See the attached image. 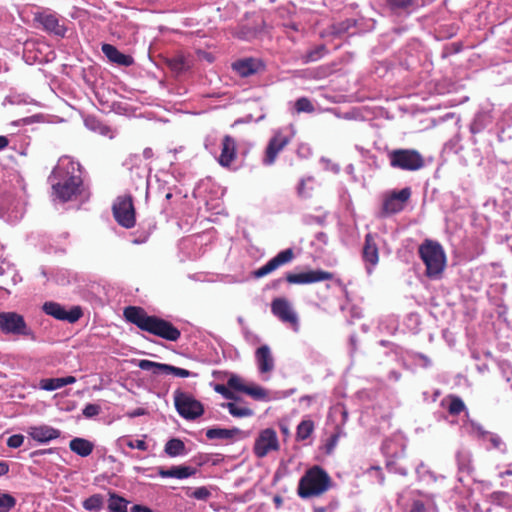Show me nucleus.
Masks as SVG:
<instances>
[{
    "instance_id": "nucleus-1",
    "label": "nucleus",
    "mask_w": 512,
    "mask_h": 512,
    "mask_svg": "<svg viewBox=\"0 0 512 512\" xmlns=\"http://www.w3.org/2000/svg\"><path fill=\"white\" fill-rule=\"evenodd\" d=\"M123 316L127 322L134 324L140 330L167 341L175 342L181 337L180 330L171 322L155 315H149L140 306L125 307Z\"/></svg>"
},
{
    "instance_id": "nucleus-2",
    "label": "nucleus",
    "mask_w": 512,
    "mask_h": 512,
    "mask_svg": "<svg viewBox=\"0 0 512 512\" xmlns=\"http://www.w3.org/2000/svg\"><path fill=\"white\" fill-rule=\"evenodd\" d=\"M76 172L74 162L64 158L60 159L49 176L55 195L63 202L71 200L80 193L82 178Z\"/></svg>"
},
{
    "instance_id": "nucleus-3",
    "label": "nucleus",
    "mask_w": 512,
    "mask_h": 512,
    "mask_svg": "<svg viewBox=\"0 0 512 512\" xmlns=\"http://www.w3.org/2000/svg\"><path fill=\"white\" fill-rule=\"evenodd\" d=\"M332 485V478L325 469L319 465H314L307 469L300 478L297 494L302 499L319 497L330 490Z\"/></svg>"
},
{
    "instance_id": "nucleus-4",
    "label": "nucleus",
    "mask_w": 512,
    "mask_h": 512,
    "mask_svg": "<svg viewBox=\"0 0 512 512\" xmlns=\"http://www.w3.org/2000/svg\"><path fill=\"white\" fill-rule=\"evenodd\" d=\"M418 253L426 266V276L440 277L446 267V254L443 247L437 241L426 239L419 246Z\"/></svg>"
},
{
    "instance_id": "nucleus-5",
    "label": "nucleus",
    "mask_w": 512,
    "mask_h": 512,
    "mask_svg": "<svg viewBox=\"0 0 512 512\" xmlns=\"http://www.w3.org/2000/svg\"><path fill=\"white\" fill-rule=\"evenodd\" d=\"M388 158L393 168L417 171L424 167V157L414 149H395L389 152Z\"/></svg>"
},
{
    "instance_id": "nucleus-6",
    "label": "nucleus",
    "mask_w": 512,
    "mask_h": 512,
    "mask_svg": "<svg viewBox=\"0 0 512 512\" xmlns=\"http://www.w3.org/2000/svg\"><path fill=\"white\" fill-rule=\"evenodd\" d=\"M115 221L126 229L136 225V210L131 195H121L116 198L112 206Z\"/></svg>"
},
{
    "instance_id": "nucleus-7",
    "label": "nucleus",
    "mask_w": 512,
    "mask_h": 512,
    "mask_svg": "<svg viewBox=\"0 0 512 512\" xmlns=\"http://www.w3.org/2000/svg\"><path fill=\"white\" fill-rule=\"evenodd\" d=\"M34 20L39 23L42 29L49 35L57 38H64L66 36L68 31V28L65 24L66 20L56 12L45 9L35 13Z\"/></svg>"
},
{
    "instance_id": "nucleus-8",
    "label": "nucleus",
    "mask_w": 512,
    "mask_h": 512,
    "mask_svg": "<svg viewBox=\"0 0 512 512\" xmlns=\"http://www.w3.org/2000/svg\"><path fill=\"white\" fill-rule=\"evenodd\" d=\"M174 404L179 415L188 420L196 419L204 413L200 401L179 389L174 392Z\"/></svg>"
},
{
    "instance_id": "nucleus-9",
    "label": "nucleus",
    "mask_w": 512,
    "mask_h": 512,
    "mask_svg": "<svg viewBox=\"0 0 512 512\" xmlns=\"http://www.w3.org/2000/svg\"><path fill=\"white\" fill-rule=\"evenodd\" d=\"M291 140L292 137L282 129L274 131L265 148L262 163L265 166L273 165L276 162L279 153L290 144Z\"/></svg>"
},
{
    "instance_id": "nucleus-10",
    "label": "nucleus",
    "mask_w": 512,
    "mask_h": 512,
    "mask_svg": "<svg viewBox=\"0 0 512 512\" xmlns=\"http://www.w3.org/2000/svg\"><path fill=\"white\" fill-rule=\"evenodd\" d=\"M0 330L6 334L24 336L32 335V332L27 327L23 316L16 312L0 313Z\"/></svg>"
},
{
    "instance_id": "nucleus-11",
    "label": "nucleus",
    "mask_w": 512,
    "mask_h": 512,
    "mask_svg": "<svg viewBox=\"0 0 512 512\" xmlns=\"http://www.w3.org/2000/svg\"><path fill=\"white\" fill-rule=\"evenodd\" d=\"M271 312L281 322L289 324L294 331L299 329V320L290 302L284 297L274 298L271 302Z\"/></svg>"
},
{
    "instance_id": "nucleus-12",
    "label": "nucleus",
    "mask_w": 512,
    "mask_h": 512,
    "mask_svg": "<svg viewBox=\"0 0 512 512\" xmlns=\"http://www.w3.org/2000/svg\"><path fill=\"white\" fill-rule=\"evenodd\" d=\"M279 450L277 433L272 428L264 429L256 438L253 451L258 458L265 457L271 451Z\"/></svg>"
},
{
    "instance_id": "nucleus-13",
    "label": "nucleus",
    "mask_w": 512,
    "mask_h": 512,
    "mask_svg": "<svg viewBox=\"0 0 512 512\" xmlns=\"http://www.w3.org/2000/svg\"><path fill=\"white\" fill-rule=\"evenodd\" d=\"M334 274L324 270H310L301 273H287L285 276L289 284H311L326 280H332Z\"/></svg>"
},
{
    "instance_id": "nucleus-14",
    "label": "nucleus",
    "mask_w": 512,
    "mask_h": 512,
    "mask_svg": "<svg viewBox=\"0 0 512 512\" xmlns=\"http://www.w3.org/2000/svg\"><path fill=\"white\" fill-rule=\"evenodd\" d=\"M295 258V253L292 248L280 251L275 257L270 259L265 265L258 268L253 272L255 278H262L281 266L290 263Z\"/></svg>"
},
{
    "instance_id": "nucleus-15",
    "label": "nucleus",
    "mask_w": 512,
    "mask_h": 512,
    "mask_svg": "<svg viewBox=\"0 0 512 512\" xmlns=\"http://www.w3.org/2000/svg\"><path fill=\"white\" fill-rule=\"evenodd\" d=\"M43 311L57 320L68 321L69 323L78 321L83 314L80 307H73L66 311L62 305L52 301L44 303Z\"/></svg>"
},
{
    "instance_id": "nucleus-16",
    "label": "nucleus",
    "mask_w": 512,
    "mask_h": 512,
    "mask_svg": "<svg viewBox=\"0 0 512 512\" xmlns=\"http://www.w3.org/2000/svg\"><path fill=\"white\" fill-rule=\"evenodd\" d=\"M411 196L410 188H404L398 192H393L390 196L386 197L382 205L383 215L395 214L402 211L405 203Z\"/></svg>"
},
{
    "instance_id": "nucleus-17",
    "label": "nucleus",
    "mask_w": 512,
    "mask_h": 512,
    "mask_svg": "<svg viewBox=\"0 0 512 512\" xmlns=\"http://www.w3.org/2000/svg\"><path fill=\"white\" fill-rule=\"evenodd\" d=\"M228 386L232 391L245 393L255 400H264L267 398V392L259 385H247L238 375H231L228 379Z\"/></svg>"
},
{
    "instance_id": "nucleus-18",
    "label": "nucleus",
    "mask_w": 512,
    "mask_h": 512,
    "mask_svg": "<svg viewBox=\"0 0 512 512\" xmlns=\"http://www.w3.org/2000/svg\"><path fill=\"white\" fill-rule=\"evenodd\" d=\"M362 258L366 263V269L369 274L372 273V268L379 262V250L375 242V238L371 233L366 234L365 242L362 249Z\"/></svg>"
},
{
    "instance_id": "nucleus-19",
    "label": "nucleus",
    "mask_w": 512,
    "mask_h": 512,
    "mask_svg": "<svg viewBox=\"0 0 512 512\" xmlns=\"http://www.w3.org/2000/svg\"><path fill=\"white\" fill-rule=\"evenodd\" d=\"M386 5L393 15L409 16L421 6V0H386Z\"/></svg>"
},
{
    "instance_id": "nucleus-20",
    "label": "nucleus",
    "mask_w": 512,
    "mask_h": 512,
    "mask_svg": "<svg viewBox=\"0 0 512 512\" xmlns=\"http://www.w3.org/2000/svg\"><path fill=\"white\" fill-rule=\"evenodd\" d=\"M221 145V154L218 161L221 166L228 168L237 157V142L232 136L225 135Z\"/></svg>"
},
{
    "instance_id": "nucleus-21",
    "label": "nucleus",
    "mask_w": 512,
    "mask_h": 512,
    "mask_svg": "<svg viewBox=\"0 0 512 512\" xmlns=\"http://www.w3.org/2000/svg\"><path fill=\"white\" fill-rule=\"evenodd\" d=\"M29 435L37 442L46 443L60 437L61 432L48 425L30 427Z\"/></svg>"
},
{
    "instance_id": "nucleus-22",
    "label": "nucleus",
    "mask_w": 512,
    "mask_h": 512,
    "mask_svg": "<svg viewBox=\"0 0 512 512\" xmlns=\"http://www.w3.org/2000/svg\"><path fill=\"white\" fill-rule=\"evenodd\" d=\"M157 473L162 478L186 479L196 474V469L191 466H172L169 469L158 467Z\"/></svg>"
},
{
    "instance_id": "nucleus-23",
    "label": "nucleus",
    "mask_w": 512,
    "mask_h": 512,
    "mask_svg": "<svg viewBox=\"0 0 512 512\" xmlns=\"http://www.w3.org/2000/svg\"><path fill=\"white\" fill-rule=\"evenodd\" d=\"M256 361L261 373L271 372L274 368V359L267 345H262L255 352Z\"/></svg>"
},
{
    "instance_id": "nucleus-24",
    "label": "nucleus",
    "mask_w": 512,
    "mask_h": 512,
    "mask_svg": "<svg viewBox=\"0 0 512 512\" xmlns=\"http://www.w3.org/2000/svg\"><path fill=\"white\" fill-rule=\"evenodd\" d=\"M102 52L106 58L114 64H133L134 62L130 55L121 53L115 46L111 44H103Z\"/></svg>"
},
{
    "instance_id": "nucleus-25",
    "label": "nucleus",
    "mask_w": 512,
    "mask_h": 512,
    "mask_svg": "<svg viewBox=\"0 0 512 512\" xmlns=\"http://www.w3.org/2000/svg\"><path fill=\"white\" fill-rule=\"evenodd\" d=\"M85 125L89 130H91L93 132H96L102 136L109 138V139L114 138L115 131L110 126L101 122L94 116L87 117L85 119Z\"/></svg>"
},
{
    "instance_id": "nucleus-26",
    "label": "nucleus",
    "mask_w": 512,
    "mask_h": 512,
    "mask_svg": "<svg viewBox=\"0 0 512 512\" xmlns=\"http://www.w3.org/2000/svg\"><path fill=\"white\" fill-rule=\"evenodd\" d=\"M69 448L75 454L87 457L93 452L94 444L85 438L76 437L69 442Z\"/></svg>"
},
{
    "instance_id": "nucleus-27",
    "label": "nucleus",
    "mask_w": 512,
    "mask_h": 512,
    "mask_svg": "<svg viewBox=\"0 0 512 512\" xmlns=\"http://www.w3.org/2000/svg\"><path fill=\"white\" fill-rule=\"evenodd\" d=\"M237 436H244L239 428L224 429V428H211L206 431V437L212 439H233Z\"/></svg>"
},
{
    "instance_id": "nucleus-28",
    "label": "nucleus",
    "mask_w": 512,
    "mask_h": 512,
    "mask_svg": "<svg viewBox=\"0 0 512 512\" xmlns=\"http://www.w3.org/2000/svg\"><path fill=\"white\" fill-rule=\"evenodd\" d=\"M164 451L170 457H176L185 453V444L178 438H172L165 444Z\"/></svg>"
},
{
    "instance_id": "nucleus-29",
    "label": "nucleus",
    "mask_w": 512,
    "mask_h": 512,
    "mask_svg": "<svg viewBox=\"0 0 512 512\" xmlns=\"http://www.w3.org/2000/svg\"><path fill=\"white\" fill-rule=\"evenodd\" d=\"M168 364L158 363L151 360L142 359L138 362V367L141 370L151 371L153 374L157 375L159 373L167 372Z\"/></svg>"
},
{
    "instance_id": "nucleus-30",
    "label": "nucleus",
    "mask_w": 512,
    "mask_h": 512,
    "mask_svg": "<svg viewBox=\"0 0 512 512\" xmlns=\"http://www.w3.org/2000/svg\"><path fill=\"white\" fill-rule=\"evenodd\" d=\"M314 431V422L312 420H302L296 431V440L304 441L311 436Z\"/></svg>"
},
{
    "instance_id": "nucleus-31",
    "label": "nucleus",
    "mask_w": 512,
    "mask_h": 512,
    "mask_svg": "<svg viewBox=\"0 0 512 512\" xmlns=\"http://www.w3.org/2000/svg\"><path fill=\"white\" fill-rule=\"evenodd\" d=\"M222 406L226 407L233 417L243 418L250 417L254 414L251 408L246 406H238L236 403L233 402H228L226 404H223Z\"/></svg>"
},
{
    "instance_id": "nucleus-32",
    "label": "nucleus",
    "mask_w": 512,
    "mask_h": 512,
    "mask_svg": "<svg viewBox=\"0 0 512 512\" xmlns=\"http://www.w3.org/2000/svg\"><path fill=\"white\" fill-rule=\"evenodd\" d=\"M128 501L123 497L111 493L108 501V509L110 512H128L127 511Z\"/></svg>"
},
{
    "instance_id": "nucleus-33",
    "label": "nucleus",
    "mask_w": 512,
    "mask_h": 512,
    "mask_svg": "<svg viewBox=\"0 0 512 512\" xmlns=\"http://www.w3.org/2000/svg\"><path fill=\"white\" fill-rule=\"evenodd\" d=\"M447 399L449 400L448 412L450 415L456 416L465 410V404L460 397L449 395Z\"/></svg>"
},
{
    "instance_id": "nucleus-34",
    "label": "nucleus",
    "mask_w": 512,
    "mask_h": 512,
    "mask_svg": "<svg viewBox=\"0 0 512 512\" xmlns=\"http://www.w3.org/2000/svg\"><path fill=\"white\" fill-rule=\"evenodd\" d=\"M327 53V49L324 45L320 44L307 51L305 55V62H316L321 60Z\"/></svg>"
},
{
    "instance_id": "nucleus-35",
    "label": "nucleus",
    "mask_w": 512,
    "mask_h": 512,
    "mask_svg": "<svg viewBox=\"0 0 512 512\" xmlns=\"http://www.w3.org/2000/svg\"><path fill=\"white\" fill-rule=\"evenodd\" d=\"M232 72L235 76H239L241 78L249 77L253 74L258 73L259 68L261 66H231Z\"/></svg>"
},
{
    "instance_id": "nucleus-36",
    "label": "nucleus",
    "mask_w": 512,
    "mask_h": 512,
    "mask_svg": "<svg viewBox=\"0 0 512 512\" xmlns=\"http://www.w3.org/2000/svg\"><path fill=\"white\" fill-rule=\"evenodd\" d=\"M103 505V497L100 494H94L83 502V507L89 511L101 509Z\"/></svg>"
},
{
    "instance_id": "nucleus-37",
    "label": "nucleus",
    "mask_w": 512,
    "mask_h": 512,
    "mask_svg": "<svg viewBox=\"0 0 512 512\" xmlns=\"http://www.w3.org/2000/svg\"><path fill=\"white\" fill-rule=\"evenodd\" d=\"M16 505V499L8 493H0V512H9Z\"/></svg>"
},
{
    "instance_id": "nucleus-38",
    "label": "nucleus",
    "mask_w": 512,
    "mask_h": 512,
    "mask_svg": "<svg viewBox=\"0 0 512 512\" xmlns=\"http://www.w3.org/2000/svg\"><path fill=\"white\" fill-rule=\"evenodd\" d=\"M214 390L217 393H219L220 395H222L227 400H234V401H238L239 400V397L228 386V383L226 385H224V384H216L215 387H214Z\"/></svg>"
},
{
    "instance_id": "nucleus-39",
    "label": "nucleus",
    "mask_w": 512,
    "mask_h": 512,
    "mask_svg": "<svg viewBox=\"0 0 512 512\" xmlns=\"http://www.w3.org/2000/svg\"><path fill=\"white\" fill-rule=\"evenodd\" d=\"M295 109L298 113L306 112L312 113L314 112V106L311 101L306 97H301L295 102Z\"/></svg>"
},
{
    "instance_id": "nucleus-40",
    "label": "nucleus",
    "mask_w": 512,
    "mask_h": 512,
    "mask_svg": "<svg viewBox=\"0 0 512 512\" xmlns=\"http://www.w3.org/2000/svg\"><path fill=\"white\" fill-rule=\"evenodd\" d=\"M40 387L46 391L62 388L61 378H46L40 381Z\"/></svg>"
},
{
    "instance_id": "nucleus-41",
    "label": "nucleus",
    "mask_w": 512,
    "mask_h": 512,
    "mask_svg": "<svg viewBox=\"0 0 512 512\" xmlns=\"http://www.w3.org/2000/svg\"><path fill=\"white\" fill-rule=\"evenodd\" d=\"M187 496L197 499V500L206 501L211 496V492L209 491L208 488L202 486V487L196 488L192 492H187Z\"/></svg>"
},
{
    "instance_id": "nucleus-42",
    "label": "nucleus",
    "mask_w": 512,
    "mask_h": 512,
    "mask_svg": "<svg viewBox=\"0 0 512 512\" xmlns=\"http://www.w3.org/2000/svg\"><path fill=\"white\" fill-rule=\"evenodd\" d=\"M101 411V407L100 405L98 404H87L83 411H82V414L86 417V418H92V417H95L97 416Z\"/></svg>"
},
{
    "instance_id": "nucleus-43",
    "label": "nucleus",
    "mask_w": 512,
    "mask_h": 512,
    "mask_svg": "<svg viewBox=\"0 0 512 512\" xmlns=\"http://www.w3.org/2000/svg\"><path fill=\"white\" fill-rule=\"evenodd\" d=\"M166 374H173L174 376L182 377V378H186V377H189V376L192 375L189 370H186V369H183V368H179V367H175V366H172V365H169V364L167 366Z\"/></svg>"
},
{
    "instance_id": "nucleus-44",
    "label": "nucleus",
    "mask_w": 512,
    "mask_h": 512,
    "mask_svg": "<svg viewBox=\"0 0 512 512\" xmlns=\"http://www.w3.org/2000/svg\"><path fill=\"white\" fill-rule=\"evenodd\" d=\"M125 444L130 449H139L141 451L148 450V445H147V443L143 439H138V440H130V439H128V440L125 441Z\"/></svg>"
},
{
    "instance_id": "nucleus-45",
    "label": "nucleus",
    "mask_w": 512,
    "mask_h": 512,
    "mask_svg": "<svg viewBox=\"0 0 512 512\" xmlns=\"http://www.w3.org/2000/svg\"><path fill=\"white\" fill-rule=\"evenodd\" d=\"M24 442V436L22 434H14L7 440V446L10 448H19Z\"/></svg>"
},
{
    "instance_id": "nucleus-46",
    "label": "nucleus",
    "mask_w": 512,
    "mask_h": 512,
    "mask_svg": "<svg viewBox=\"0 0 512 512\" xmlns=\"http://www.w3.org/2000/svg\"><path fill=\"white\" fill-rule=\"evenodd\" d=\"M409 512H427V509L423 501L414 500L411 504Z\"/></svg>"
},
{
    "instance_id": "nucleus-47",
    "label": "nucleus",
    "mask_w": 512,
    "mask_h": 512,
    "mask_svg": "<svg viewBox=\"0 0 512 512\" xmlns=\"http://www.w3.org/2000/svg\"><path fill=\"white\" fill-rule=\"evenodd\" d=\"M233 64H264V62L261 59L253 58V57H244L241 59H238Z\"/></svg>"
},
{
    "instance_id": "nucleus-48",
    "label": "nucleus",
    "mask_w": 512,
    "mask_h": 512,
    "mask_svg": "<svg viewBox=\"0 0 512 512\" xmlns=\"http://www.w3.org/2000/svg\"><path fill=\"white\" fill-rule=\"evenodd\" d=\"M368 472H374L375 473V476L378 480V483L379 484H384L385 482V476L382 472V469L379 467V466H372L369 468Z\"/></svg>"
},
{
    "instance_id": "nucleus-49",
    "label": "nucleus",
    "mask_w": 512,
    "mask_h": 512,
    "mask_svg": "<svg viewBox=\"0 0 512 512\" xmlns=\"http://www.w3.org/2000/svg\"><path fill=\"white\" fill-rule=\"evenodd\" d=\"M198 60L199 61H206V62H213L214 61V57L211 53L209 52H206V51H198Z\"/></svg>"
},
{
    "instance_id": "nucleus-50",
    "label": "nucleus",
    "mask_w": 512,
    "mask_h": 512,
    "mask_svg": "<svg viewBox=\"0 0 512 512\" xmlns=\"http://www.w3.org/2000/svg\"><path fill=\"white\" fill-rule=\"evenodd\" d=\"M338 439H339V433H334L333 435H331V437L328 441V444H327L329 451L335 447V445L338 442Z\"/></svg>"
},
{
    "instance_id": "nucleus-51",
    "label": "nucleus",
    "mask_w": 512,
    "mask_h": 512,
    "mask_svg": "<svg viewBox=\"0 0 512 512\" xmlns=\"http://www.w3.org/2000/svg\"><path fill=\"white\" fill-rule=\"evenodd\" d=\"M489 441L492 444V446L497 449L500 448V446L502 445V440L497 435H491Z\"/></svg>"
},
{
    "instance_id": "nucleus-52",
    "label": "nucleus",
    "mask_w": 512,
    "mask_h": 512,
    "mask_svg": "<svg viewBox=\"0 0 512 512\" xmlns=\"http://www.w3.org/2000/svg\"><path fill=\"white\" fill-rule=\"evenodd\" d=\"M130 512H154V511L147 506L136 504L131 508Z\"/></svg>"
},
{
    "instance_id": "nucleus-53",
    "label": "nucleus",
    "mask_w": 512,
    "mask_h": 512,
    "mask_svg": "<svg viewBox=\"0 0 512 512\" xmlns=\"http://www.w3.org/2000/svg\"><path fill=\"white\" fill-rule=\"evenodd\" d=\"M9 472V464L6 461H0V477Z\"/></svg>"
},
{
    "instance_id": "nucleus-54",
    "label": "nucleus",
    "mask_w": 512,
    "mask_h": 512,
    "mask_svg": "<svg viewBox=\"0 0 512 512\" xmlns=\"http://www.w3.org/2000/svg\"><path fill=\"white\" fill-rule=\"evenodd\" d=\"M75 382H76V378L74 376H67V377L61 378L62 387L66 386L68 384H73Z\"/></svg>"
},
{
    "instance_id": "nucleus-55",
    "label": "nucleus",
    "mask_w": 512,
    "mask_h": 512,
    "mask_svg": "<svg viewBox=\"0 0 512 512\" xmlns=\"http://www.w3.org/2000/svg\"><path fill=\"white\" fill-rule=\"evenodd\" d=\"M9 144L8 139L5 136H0V150L6 148Z\"/></svg>"
},
{
    "instance_id": "nucleus-56",
    "label": "nucleus",
    "mask_w": 512,
    "mask_h": 512,
    "mask_svg": "<svg viewBox=\"0 0 512 512\" xmlns=\"http://www.w3.org/2000/svg\"><path fill=\"white\" fill-rule=\"evenodd\" d=\"M143 414H144V409L138 408L135 411H133L132 413H129V416L130 417H136V416H140V415H143Z\"/></svg>"
},
{
    "instance_id": "nucleus-57",
    "label": "nucleus",
    "mask_w": 512,
    "mask_h": 512,
    "mask_svg": "<svg viewBox=\"0 0 512 512\" xmlns=\"http://www.w3.org/2000/svg\"><path fill=\"white\" fill-rule=\"evenodd\" d=\"M506 476H512V468L507 469L506 471L501 472V473L499 474V477H500V478H504V477H506Z\"/></svg>"
},
{
    "instance_id": "nucleus-58",
    "label": "nucleus",
    "mask_w": 512,
    "mask_h": 512,
    "mask_svg": "<svg viewBox=\"0 0 512 512\" xmlns=\"http://www.w3.org/2000/svg\"><path fill=\"white\" fill-rule=\"evenodd\" d=\"M151 153H152V150H151V149H145V151H144V155H145L146 157H149V155H150Z\"/></svg>"
},
{
    "instance_id": "nucleus-59",
    "label": "nucleus",
    "mask_w": 512,
    "mask_h": 512,
    "mask_svg": "<svg viewBox=\"0 0 512 512\" xmlns=\"http://www.w3.org/2000/svg\"><path fill=\"white\" fill-rule=\"evenodd\" d=\"M314 512H325V508H323V507L315 508Z\"/></svg>"
},
{
    "instance_id": "nucleus-60",
    "label": "nucleus",
    "mask_w": 512,
    "mask_h": 512,
    "mask_svg": "<svg viewBox=\"0 0 512 512\" xmlns=\"http://www.w3.org/2000/svg\"><path fill=\"white\" fill-rule=\"evenodd\" d=\"M326 76H327V73H323L322 75L317 76L316 78H317V79H320V78H323V77H326Z\"/></svg>"
},
{
    "instance_id": "nucleus-61",
    "label": "nucleus",
    "mask_w": 512,
    "mask_h": 512,
    "mask_svg": "<svg viewBox=\"0 0 512 512\" xmlns=\"http://www.w3.org/2000/svg\"><path fill=\"white\" fill-rule=\"evenodd\" d=\"M174 68H177V70H182V68H184V66H178V65H175L173 66Z\"/></svg>"
},
{
    "instance_id": "nucleus-62",
    "label": "nucleus",
    "mask_w": 512,
    "mask_h": 512,
    "mask_svg": "<svg viewBox=\"0 0 512 512\" xmlns=\"http://www.w3.org/2000/svg\"><path fill=\"white\" fill-rule=\"evenodd\" d=\"M171 197H172V194H171V193H167V194H166V199H171Z\"/></svg>"
},
{
    "instance_id": "nucleus-63",
    "label": "nucleus",
    "mask_w": 512,
    "mask_h": 512,
    "mask_svg": "<svg viewBox=\"0 0 512 512\" xmlns=\"http://www.w3.org/2000/svg\"><path fill=\"white\" fill-rule=\"evenodd\" d=\"M336 282H337L338 284H341V280H340V279H337V280H336Z\"/></svg>"
},
{
    "instance_id": "nucleus-64",
    "label": "nucleus",
    "mask_w": 512,
    "mask_h": 512,
    "mask_svg": "<svg viewBox=\"0 0 512 512\" xmlns=\"http://www.w3.org/2000/svg\"><path fill=\"white\" fill-rule=\"evenodd\" d=\"M33 454L37 455V454H40V452L39 451H35Z\"/></svg>"
}]
</instances>
